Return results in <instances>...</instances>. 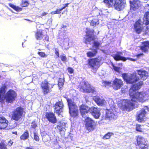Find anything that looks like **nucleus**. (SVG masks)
Listing matches in <instances>:
<instances>
[{
  "mask_svg": "<svg viewBox=\"0 0 149 149\" xmlns=\"http://www.w3.org/2000/svg\"><path fill=\"white\" fill-rule=\"evenodd\" d=\"M122 77L127 84L132 85L129 90V95L131 100H123L121 103L120 108L123 111L130 112L134 108L135 102H143L146 101L145 94L143 92L136 91L139 89L143 85L142 81H140L135 84L140 78L136 73H132L129 75L127 73H123Z\"/></svg>",
  "mask_w": 149,
  "mask_h": 149,
  "instance_id": "f257e3e1",
  "label": "nucleus"
},
{
  "mask_svg": "<svg viewBox=\"0 0 149 149\" xmlns=\"http://www.w3.org/2000/svg\"><path fill=\"white\" fill-rule=\"evenodd\" d=\"M7 87L5 85H3L0 88V102H2L5 100L6 102L11 103L14 101L17 96L15 91L10 90L6 93Z\"/></svg>",
  "mask_w": 149,
  "mask_h": 149,
  "instance_id": "f03ea898",
  "label": "nucleus"
},
{
  "mask_svg": "<svg viewBox=\"0 0 149 149\" xmlns=\"http://www.w3.org/2000/svg\"><path fill=\"white\" fill-rule=\"evenodd\" d=\"M101 61V58L99 57L89 58L88 59L87 65L93 71H96L100 66Z\"/></svg>",
  "mask_w": 149,
  "mask_h": 149,
  "instance_id": "7ed1b4c3",
  "label": "nucleus"
},
{
  "mask_svg": "<svg viewBox=\"0 0 149 149\" xmlns=\"http://www.w3.org/2000/svg\"><path fill=\"white\" fill-rule=\"evenodd\" d=\"M136 146L139 149H148L149 145L146 142V139L143 136L138 135L136 136Z\"/></svg>",
  "mask_w": 149,
  "mask_h": 149,
  "instance_id": "20e7f679",
  "label": "nucleus"
},
{
  "mask_svg": "<svg viewBox=\"0 0 149 149\" xmlns=\"http://www.w3.org/2000/svg\"><path fill=\"white\" fill-rule=\"evenodd\" d=\"M78 88L84 93H93L95 92V88L91 87L90 84L85 82L81 83L78 86Z\"/></svg>",
  "mask_w": 149,
  "mask_h": 149,
  "instance_id": "39448f33",
  "label": "nucleus"
},
{
  "mask_svg": "<svg viewBox=\"0 0 149 149\" xmlns=\"http://www.w3.org/2000/svg\"><path fill=\"white\" fill-rule=\"evenodd\" d=\"M85 120V127L87 130L91 132L96 128V123L93 120L89 117H87Z\"/></svg>",
  "mask_w": 149,
  "mask_h": 149,
  "instance_id": "423d86ee",
  "label": "nucleus"
},
{
  "mask_svg": "<svg viewBox=\"0 0 149 149\" xmlns=\"http://www.w3.org/2000/svg\"><path fill=\"white\" fill-rule=\"evenodd\" d=\"M24 111L23 108L21 107H19L14 110L13 112L12 119L18 121L21 117Z\"/></svg>",
  "mask_w": 149,
  "mask_h": 149,
  "instance_id": "0eeeda50",
  "label": "nucleus"
},
{
  "mask_svg": "<svg viewBox=\"0 0 149 149\" xmlns=\"http://www.w3.org/2000/svg\"><path fill=\"white\" fill-rule=\"evenodd\" d=\"M67 101L68 102L69 108V113L71 118L70 120H72L74 118V103L73 99H67Z\"/></svg>",
  "mask_w": 149,
  "mask_h": 149,
  "instance_id": "6e6552de",
  "label": "nucleus"
},
{
  "mask_svg": "<svg viewBox=\"0 0 149 149\" xmlns=\"http://www.w3.org/2000/svg\"><path fill=\"white\" fill-rule=\"evenodd\" d=\"M50 84L46 80L42 81L41 87L44 95H47L51 91Z\"/></svg>",
  "mask_w": 149,
  "mask_h": 149,
  "instance_id": "1a4fd4ad",
  "label": "nucleus"
},
{
  "mask_svg": "<svg viewBox=\"0 0 149 149\" xmlns=\"http://www.w3.org/2000/svg\"><path fill=\"white\" fill-rule=\"evenodd\" d=\"M147 114V112L146 111L145 109H141L137 115L136 120L139 123L144 122L145 121L144 119L146 118V115Z\"/></svg>",
  "mask_w": 149,
  "mask_h": 149,
  "instance_id": "9d476101",
  "label": "nucleus"
},
{
  "mask_svg": "<svg viewBox=\"0 0 149 149\" xmlns=\"http://www.w3.org/2000/svg\"><path fill=\"white\" fill-rule=\"evenodd\" d=\"M123 85V82L121 79L115 78L113 81L112 86L113 89L116 90L120 89Z\"/></svg>",
  "mask_w": 149,
  "mask_h": 149,
  "instance_id": "9b49d317",
  "label": "nucleus"
},
{
  "mask_svg": "<svg viewBox=\"0 0 149 149\" xmlns=\"http://www.w3.org/2000/svg\"><path fill=\"white\" fill-rule=\"evenodd\" d=\"M63 105L62 102H56L54 107L55 109L54 112H56L58 116L61 113L63 110Z\"/></svg>",
  "mask_w": 149,
  "mask_h": 149,
  "instance_id": "f8f14e48",
  "label": "nucleus"
},
{
  "mask_svg": "<svg viewBox=\"0 0 149 149\" xmlns=\"http://www.w3.org/2000/svg\"><path fill=\"white\" fill-rule=\"evenodd\" d=\"M90 112L94 117L96 119H98L100 115V111L99 108L94 107L90 108Z\"/></svg>",
  "mask_w": 149,
  "mask_h": 149,
  "instance_id": "ddd939ff",
  "label": "nucleus"
},
{
  "mask_svg": "<svg viewBox=\"0 0 149 149\" xmlns=\"http://www.w3.org/2000/svg\"><path fill=\"white\" fill-rule=\"evenodd\" d=\"M46 118L50 122L54 124L56 123L57 120L55 114L53 112H47L45 115Z\"/></svg>",
  "mask_w": 149,
  "mask_h": 149,
  "instance_id": "4468645a",
  "label": "nucleus"
},
{
  "mask_svg": "<svg viewBox=\"0 0 149 149\" xmlns=\"http://www.w3.org/2000/svg\"><path fill=\"white\" fill-rule=\"evenodd\" d=\"M139 47L143 52L148 53L149 50V41L146 40L141 42Z\"/></svg>",
  "mask_w": 149,
  "mask_h": 149,
  "instance_id": "2eb2a0df",
  "label": "nucleus"
},
{
  "mask_svg": "<svg viewBox=\"0 0 149 149\" xmlns=\"http://www.w3.org/2000/svg\"><path fill=\"white\" fill-rule=\"evenodd\" d=\"M138 74L140 77L143 80H145L149 77L148 72L145 70L140 69L136 70Z\"/></svg>",
  "mask_w": 149,
  "mask_h": 149,
  "instance_id": "dca6fc26",
  "label": "nucleus"
},
{
  "mask_svg": "<svg viewBox=\"0 0 149 149\" xmlns=\"http://www.w3.org/2000/svg\"><path fill=\"white\" fill-rule=\"evenodd\" d=\"M79 110L81 115L85 117L86 114L90 112V108L88 106L82 104L80 106Z\"/></svg>",
  "mask_w": 149,
  "mask_h": 149,
  "instance_id": "f3484780",
  "label": "nucleus"
},
{
  "mask_svg": "<svg viewBox=\"0 0 149 149\" xmlns=\"http://www.w3.org/2000/svg\"><path fill=\"white\" fill-rule=\"evenodd\" d=\"M123 0H114V5L115 9L118 11L121 10L124 6V3Z\"/></svg>",
  "mask_w": 149,
  "mask_h": 149,
  "instance_id": "a211bd4d",
  "label": "nucleus"
},
{
  "mask_svg": "<svg viewBox=\"0 0 149 149\" xmlns=\"http://www.w3.org/2000/svg\"><path fill=\"white\" fill-rule=\"evenodd\" d=\"M123 53L122 52H117L116 54L111 56L116 61H125L127 60V58L124 56H121V55Z\"/></svg>",
  "mask_w": 149,
  "mask_h": 149,
  "instance_id": "6ab92c4d",
  "label": "nucleus"
},
{
  "mask_svg": "<svg viewBox=\"0 0 149 149\" xmlns=\"http://www.w3.org/2000/svg\"><path fill=\"white\" fill-rule=\"evenodd\" d=\"M101 17L102 16L100 15H97L91 21L90 23L91 26H95L99 24V21L100 20H102V19H100Z\"/></svg>",
  "mask_w": 149,
  "mask_h": 149,
  "instance_id": "aec40b11",
  "label": "nucleus"
},
{
  "mask_svg": "<svg viewBox=\"0 0 149 149\" xmlns=\"http://www.w3.org/2000/svg\"><path fill=\"white\" fill-rule=\"evenodd\" d=\"M85 33L86 37H95L96 35L94 30L89 28H86Z\"/></svg>",
  "mask_w": 149,
  "mask_h": 149,
  "instance_id": "412c9836",
  "label": "nucleus"
},
{
  "mask_svg": "<svg viewBox=\"0 0 149 149\" xmlns=\"http://www.w3.org/2000/svg\"><path fill=\"white\" fill-rule=\"evenodd\" d=\"M8 122L4 117H0V129L5 128L8 125Z\"/></svg>",
  "mask_w": 149,
  "mask_h": 149,
  "instance_id": "4be33fe9",
  "label": "nucleus"
},
{
  "mask_svg": "<svg viewBox=\"0 0 149 149\" xmlns=\"http://www.w3.org/2000/svg\"><path fill=\"white\" fill-rule=\"evenodd\" d=\"M105 116L107 118L109 119L115 118H116V116L113 110L111 109H107L106 110Z\"/></svg>",
  "mask_w": 149,
  "mask_h": 149,
  "instance_id": "5701e85b",
  "label": "nucleus"
},
{
  "mask_svg": "<svg viewBox=\"0 0 149 149\" xmlns=\"http://www.w3.org/2000/svg\"><path fill=\"white\" fill-rule=\"evenodd\" d=\"M131 8L134 10H135L138 9L139 7V2L138 1H130Z\"/></svg>",
  "mask_w": 149,
  "mask_h": 149,
  "instance_id": "b1692460",
  "label": "nucleus"
},
{
  "mask_svg": "<svg viewBox=\"0 0 149 149\" xmlns=\"http://www.w3.org/2000/svg\"><path fill=\"white\" fill-rule=\"evenodd\" d=\"M141 24L138 21H136L134 24V28L136 32L139 34L141 31Z\"/></svg>",
  "mask_w": 149,
  "mask_h": 149,
  "instance_id": "393cba45",
  "label": "nucleus"
},
{
  "mask_svg": "<svg viewBox=\"0 0 149 149\" xmlns=\"http://www.w3.org/2000/svg\"><path fill=\"white\" fill-rule=\"evenodd\" d=\"M67 123L65 122L61 121L60 125H57V128L60 131H64L65 128L66 127Z\"/></svg>",
  "mask_w": 149,
  "mask_h": 149,
  "instance_id": "a878e982",
  "label": "nucleus"
},
{
  "mask_svg": "<svg viewBox=\"0 0 149 149\" xmlns=\"http://www.w3.org/2000/svg\"><path fill=\"white\" fill-rule=\"evenodd\" d=\"M97 51L96 49H94L93 52L89 51L86 53L87 56L89 58H92L96 56L97 53Z\"/></svg>",
  "mask_w": 149,
  "mask_h": 149,
  "instance_id": "bb28decb",
  "label": "nucleus"
},
{
  "mask_svg": "<svg viewBox=\"0 0 149 149\" xmlns=\"http://www.w3.org/2000/svg\"><path fill=\"white\" fill-rule=\"evenodd\" d=\"M94 100L99 105H102L104 104V100H102L99 97H95L94 99Z\"/></svg>",
  "mask_w": 149,
  "mask_h": 149,
  "instance_id": "cd10ccee",
  "label": "nucleus"
},
{
  "mask_svg": "<svg viewBox=\"0 0 149 149\" xmlns=\"http://www.w3.org/2000/svg\"><path fill=\"white\" fill-rule=\"evenodd\" d=\"M29 137V135L28 132L26 131L20 137V139L21 140H24L27 139Z\"/></svg>",
  "mask_w": 149,
  "mask_h": 149,
  "instance_id": "c85d7f7f",
  "label": "nucleus"
},
{
  "mask_svg": "<svg viewBox=\"0 0 149 149\" xmlns=\"http://www.w3.org/2000/svg\"><path fill=\"white\" fill-rule=\"evenodd\" d=\"M114 0H104V2L109 8L111 7L114 4Z\"/></svg>",
  "mask_w": 149,
  "mask_h": 149,
  "instance_id": "c756f323",
  "label": "nucleus"
},
{
  "mask_svg": "<svg viewBox=\"0 0 149 149\" xmlns=\"http://www.w3.org/2000/svg\"><path fill=\"white\" fill-rule=\"evenodd\" d=\"M8 5L10 7L17 12L20 11L22 10V8L19 6H16L11 3H9Z\"/></svg>",
  "mask_w": 149,
  "mask_h": 149,
  "instance_id": "7c9ffc66",
  "label": "nucleus"
},
{
  "mask_svg": "<svg viewBox=\"0 0 149 149\" xmlns=\"http://www.w3.org/2000/svg\"><path fill=\"white\" fill-rule=\"evenodd\" d=\"M113 133L112 132H109L106 134L103 137L104 140H107L110 139L112 136L113 135Z\"/></svg>",
  "mask_w": 149,
  "mask_h": 149,
  "instance_id": "2f4dec72",
  "label": "nucleus"
},
{
  "mask_svg": "<svg viewBox=\"0 0 149 149\" xmlns=\"http://www.w3.org/2000/svg\"><path fill=\"white\" fill-rule=\"evenodd\" d=\"M44 31L39 30L36 33V36L37 37H41L44 36Z\"/></svg>",
  "mask_w": 149,
  "mask_h": 149,
  "instance_id": "473e14b6",
  "label": "nucleus"
},
{
  "mask_svg": "<svg viewBox=\"0 0 149 149\" xmlns=\"http://www.w3.org/2000/svg\"><path fill=\"white\" fill-rule=\"evenodd\" d=\"M101 44L102 43L100 42L97 41H94L93 43V47H95V49L97 50L99 49V47L101 46Z\"/></svg>",
  "mask_w": 149,
  "mask_h": 149,
  "instance_id": "72a5a7b5",
  "label": "nucleus"
},
{
  "mask_svg": "<svg viewBox=\"0 0 149 149\" xmlns=\"http://www.w3.org/2000/svg\"><path fill=\"white\" fill-rule=\"evenodd\" d=\"M141 125L138 124H136L135 130L138 132H143Z\"/></svg>",
  "mask_w": 149,
  "mask_h": 149,
  "instance_id": "f704fd0d",
  "label": "nucleus"
},
{
  "mask_svg": "<svg viewBox=\"0 0 149 149\" xmlns=\"http://www.w3.org/2000/svg\"><path fill=\"white\" fill-rule=\"evenodd\" d=\"M29 4L28 1L22 0V3L20 4V6L22 7H25L28 6Z\"/></svg>",
  "mask_w": 149,
  "mask_h": 149,
  "instance_id": "c9c22d12",
  "label": "nucleus"
},
{
  "mask_svg": "<svg viewBox=\"0 0 149 149\" xmlns=\"http://www.w3.org/2000/svg\"><path fill=\"white\" fill-rule=\"evenodd\" d=\"M64 82V80L60 78L58 81V86L59 87L61 88L63 86Z\"/></svg>",
  "mask_w": 149,
  "mask_h": 149,
  "instance_id": "e433bc0d",
  "label": "nucleus"
},
{
  "mask_svg": "<svg viewBox=\"0 0 149 149\" xmlns=\"http://www.w3.org/2000/svg\"><path fill=\"white\" fill-rule=\"evenodd\" d=\"M34 139L37 141H38L39 140V135L36 132H34Z\"/></svg>",
  "mask_w": 149,
  "mask_h": 149,
  "instance_id": "4c0bfd02",
  "label": "nucleus"
},
{
  "mask_svg": "<svg viewBox=\"0 0 149 149\" xmlns=\"http://www.w3.org/2000/svg\"><path fill=\"white\" fill-rule=\"evenodd\" d=\"M102 84H103L105 86H111V82L106 81H103Z\"/></svg>",
  "mask_w": 149,
  "mask_h": 149,
  "instance_id": "58836bf2",
  "label": "nucleus"
},
{
  "mask_svg": "<svg viewBox=\"0 0 149 149\" xmlns=\"http://www.w3.org/2000/svg\"><path fill=\"white\" fill-rule=\"evenodd\" d=\"M61 13V11L60 9H57L55 11H52L51 12L52 14H59Z\"/></svg>",
  "mask_w": 149,
  "mask_h": 149,
  "instance_id": "ea45409f",
  "label": "nucleus"
},
{
  "mask_svg": "<svg viewBox=\"0 0 149 149\" xmlns=\"http://www.w3.org/2000/svg\"><path fill=\"white\" fill-rule=\"evenodd\" d=\"M37 126V124L35 122L33 121L32 122L31 125V126L32 128L33 129H35Z\"/></svg>",
  "mask_w": 149,
  "mask_h": 149,
  "instance_id": "a19ab883",
  "label": "nucleus"
},
{
  "mask_svg": "<svg viewBox=\"0 0 149 149\" xmlns=\"http://www.w3.org/2000/svg\"><path fill=\"white\" fill-rule=\"evenodd\" d=\"M60 57L62 61L63 62H66L67 58L64 55H61L60 56Z\"/></svg>",
  "mask_w": 149,
  "mask_h": 149,
  "instance_id": "79ce46f5",
  "label": "nucleus"
},
{
  "mask_svg": "<svg viewBox=\"0 0 149 149\" xmlns=\"http://www.w3.org/2000/svg\"><path fill=\"white\" fill-rule=\"evenodd\" d=\"M113 68L115 71L117 72H119L120 70V67L115 66L114 65L113 66Z\"/></svg>",
  "mask_w": 149,
  "mask_h": 149,
  "instance_id": "37998d69",
  "label": "nucleus"
},
{
  "mask_svg": "<svg viewBox=\"0 0 149 149\" xmlns=\"http://www.w3.org/2000/svg\"><path fill=\"white\" fill-rule=\"evenodd\" d=\"M0 149H7L4 144L2 143H0Z\"/></svg>",
  "mask_w": 149,
  "mask_h": 149,
  "instance_id": "c03bdc74",
  "label": "nucleus"
},
{
  "mask_svg": "<svg viewBox=\"0 0 149 149\" xmlns=\"http://www.w3.org/2000/svg\"><path fill=\"white\" fill-rule=\"evenodd\" d=\"M38 54L41 57H44L45 56V54L44 52H40L38 53Z\"/></svg>",
  "mask_w": 149,
  "mask_h": 149,
  "instance_id": "a18cd8bd",
  "label": "nucleus"
},
{
  "mask_svg": "<svg viewBox=\"0 0 149 149\" xmlns=\"http://www.w3.org/2000/svg\"><path fill=\"white\" fill-rule=\"evenodd\" d=\"M48 13L46 12H43L41 14L40 16H39V17H41L42 18V17L46 16L47 14H48Z\"/></svg>",
  "mask_w": 149,
  "mask_h": 149,
  "instance_id": "49530a36",
  "label": "nucleus"
},
{
  "mask_svg": "<svg viewBox=\"0 0 149 149\" xmlns=\"http://www.w3.org/2000/svg\"><path fill=\"white\" fill-rule=\"evenodd\" d=\"M68 72L70 73H72L73 72L74 70L70 67L68 68Z\"/></svg>",
  "mask_w": 149,
  "mask_h": 149,
  "instance_id": "de8ad7c7",
  "label": "nucleus"
},
{
  "mask_svg": "<svg viewBox=\"0 0 149 149\" xmlns=\"http://www.w3.org/2000/svg\"><path fill=\"white\" fill-rule=\"evenodd\" d=\"M127 58V60L128 59V60H130L131 61H135L137 60L136 59H134V58Z\"/></svg>",
  "mask_w": 149,
  "mask_h": 149,
  "instance_id": "09e8293b",
  "label": "nucleus"
},
{
  "mask_svg": "<svg viewBox=\"0 0 149 149\" xmlns=\"http://www.w3.org/2000/svg\"><path fill=\"white\" fill-rule=\"evenodd\" d=\"M55 54L58 57L59 56V53L58 52V49H55Z\"/></svg>",
  "mask_w": 149,
  "mask_h": 149,
  "instance_id": "8fccbe9b",
  "label": "nucleus"
},
{
  "mask_svg": "<svg viewBox=\"0 0 149 149\" xmlns=\"http://www.w3.org/2000/svg\"><path fill=\"white\" fill-rule=\"evenodd\" d=\"M144 55V54L143 53H140L138 54H137L136 55V57L137 58H139V57L141 56H143Z\"/></svg>",
  "mask_w": 149,
  "mask_h": 149,
  "instance_id": "3c124183",
  "label": "nucleus"
},
{
  "mask_svg": "<svg viewBox=\"0 0 149 149\" xmlns=\"http://www.w3.org/2000/svg\"><path fill=\"white\" fill-rule=\"evenodd\" d=\"M13 143V142L12 141L10 140L9 141L8 143V145L9 146H10L12 145Z\"/></svg>",
  "mask_w": 149,
  "mask_h": 149,
  "instance_id": "603ef678",
  "label": "nucleus"
},
{
  "mask_svg": "<svg viewBox=\"0 0 149 149\" xmlns=\"http://www.w3.org/2000/svg\"><path fill=\"white\" fill-rule=\"evenodd\" d=\"M144 107L146 108L147 110L149 111V106H144Z\"/></svg>",
  "mask_w": 149,
  "mask_h": 149,
  "instance_id": "864d4df0",
  "label": "nucleus"
},
{
  "mask_svg": "<svg viewBox=\"0 0 149 149\" xmlns=\"http://www.w3.org/2000/svg\"><path fill=\"white\" fill-rule=\"evenodd\" d=\"M75 116H77L78 115V110L75 111Z\"/></svg>",
  "mask_w": 149,
  "mask_h": 149,
  "instance_id": "5fc2aeb1",
  "label": "nucleus"
},
{
  "mask_svg": "<svg viewBox=\"0 0 149 149\" xmlns=\"http://www.w3.org/2000/svg\"><path fill=\"white\" fill-rule=\"evenodd\" d=\"M69 4V3H65V4H64L63 6H64L65 7V8H66V7L68 6V5Z\"/></svg>",
  "mask_w": 149,
  "mask_h": 149,
  "instance_id": "6e6d98bb",
  "label": "nucleus"
},
{
  "mask_svg": "<svg viewBox=\"0 0 149 149\" xmlns=\"http://www.w3.org/2000/svg\"><path fill=\"white\" fill-rule=\"evenodd\" d=\"M65 7L64 6H63L61 8H59V9L61 11L63 9H65Z\"/></svg>",
  "mask_w": 149,
  "mask_h": 149,
  "instance_id": "4d7b16f0",
  "label": "nucleus"
},
{
  "mask_svg": "<svg viewBox=\"0 0 149 149\" xmlns=\"http://www.w3.org/2000/svg\"><path fill=\"white\" fill-rule=\"evenodd\" d=\"M26 149H33V148L32 147H28L26 148Z\"/></svg>",
  "mask_w": 149,
  "mask_h": 149,
  "instance_id": "13d9d810",
  "label": "nucleus"
},
{
  "mask_svg": "<svg viewBox=\"0 0 149 149\" xmlns=\"http://www.w3.org/2000/svg\"><path fill=\"white\" fill-rule=\"evenodd\" d=\"M13 133L15 134H17V132H13Z\"/></svg>",
  "mask_w": 149,
  "mask_h": 149,
  "instance_id": "bf43d9fd",
  "label": "nucleus"
},
{
  "mask_svg": "<svg viewBox=\"0 0 149 149\" xmlns=\"http://www.w3.org/2000/svg\"><path fill=\"white\" fill-rule=\"evenodd\" d=\"M66 27V26H63L62 27L63 28H65V27Z\"/></svg>",
  "mask_w": 149,
  "mask_h": 149,
  "instance_id": "052dcab7",
  "label": "nucleus"
},
{
  "mask_svg": "<svg viewBox=\"0 0 149 149\" xmlns=\"http://www.w3.org/2000/svg\"><path fill=\"white\" fill-rule=\"evenodd\" d=\"M146 28H147L148 29V26H146Z\"/></svg>",
  "mask_w": 149,
  "mask_h": 149,
  "instance_id": "680f3d73",
  "label": "nucleus"
},
{
  "mask_svg": "<svg viewBox=\"0 0 149 149\" xmlns=\"http://www.w3.org/2000/svg\"><path fill=\"white\" fill-rule=\"evenodd\" d=\"M90 50H93V49L92 48H90Z\"/></svg>",
  "mask_w": 149,
  "mask_h": 149,
  "instance_id": "e2e57ef3",
  "label": "nucleus"
},
{
  "mask_svg": "<svg viewBox=\"0 0 149 149\" xmlns=\"http://www.w3.org/2000/svg\"><path fill=\"white\" fill-rule=\"evenodd\" d=\"M93 38V39H92V40H94V39H93V38Z\"/></svg>",
  "mask_w": 149,
  "mask_h": 149,
  "instance_id": "0e129e2a",
  "label": "nucleus"
},
{
  "mask_svg": "<svg viewBox=\"0 0 149 149\" xmlns=\"http://www.w3.org/2000/svg\"><path fill=\"white\" fill-rule=\"evenodd\" d=\"M38 38H37V40L39 39H38Z\"/></svg>",
  "mask_w": 149,
  "mask_h": 149,
  "instance_id": "69168bd1",
  "label": "nucleus"
},
{
  "mask_svg": "<svg viewBox=\"0 0 149 149\" xmlns=\"http://www.w3.org/2000/svg\"><path fill=\"white\" fill-rule=\"evenodd\" d=\"M23 42H22V45H23Z\"/></svg>",
  "mask_w": 149,
  "mask_h": 149,
  "instance_id": "338daca9",
  "label": "nucleus"
}]
</instances>
